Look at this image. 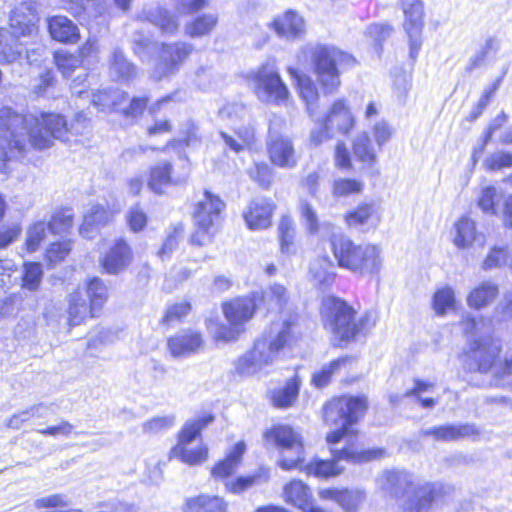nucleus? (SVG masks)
Listing matches in <instances>:
<instances>
[{
	"mask_svg": "<svg viewBox=\"0 0 512 512\" xmlns=\"http://www.w3.org/2000/svg\"><path fill=\"white\" fill-rule=\"evenodd\" d=\"M87 128L82 113L68 125L58 113L21 114L11 107L0 108V172L8 174L14 163L22 162L29 144L36 150L48 149L54 140L69 143L72 136L83 135Z\"/></svg>",
	"mask_w": 512,
	"mask_h": 512,
	"instance_id": "obj_1",
	"label": "nucleus"
},
{
	"mask_svg": "<svg viewBox=\"0 0 512 512\" xmlns=\"http://www.w3.org/2000/svg\"><path fill=\"white\" fill-rule=\"evenodd\" d=\"M304 54L310 58L316 81L324 94L337 92L341 85V71L355 63V58L335 46L308 44Z\"/></svg>",
	"mask_w": 512,
	"mask_h": 512,
	"instance_id": "obj_2",
	"label": "nucleus"
},
{
	"mask_svg": "<svg viewBox=\"0 0 512 512\" xmlns=\"http://www.w3.org/2000/svg\"><path fill=\"white\" fill-rule=\"evenodd\" d=\"M333 255L342 268L362 276L378 274L382 268L381 250L371 244L357 245L344 235L330 238Z\"/></svg>",
	"mask_w": 512,
	"mask_h": 512,
	"instance_id": "obj_3",
	"label": "nucleus"
},
{
	"mask_svg": "<svg viewBox=\"0 0 512 512\" xmlns=\"http://www.w3.org/2000/svg\"><path fill=\"white\" fill-rule=\"evenodd\" d=\"M324 327L333 335V340L349 343L363 330L368 316L356 319V311L346 301L328 296L322 301Z\"/></svg>",
	"mask_w": 512,
	"mask_h": 512,
	"instance_id": "obj_4",
	"label": "nucleus"
},
{
	"mask_svg": "<svg viewBox=\"0 0 512 512\" xmlns=\"http://www.w3.org/2000/svg\"><path fill=\"white\" fill-rule=\"evenodd\" d=\"M367 401L364 397L343 396L328 403L324 408V420L338 427L327 435L330 444L338 443L350 433V427L364 415Z\"/></svg>",
	"mask_w": 512,
	"mask_h": 512,
	"instance_id": "obj_5",
	"label": "nucleus"
},
{
	"mask_svg": "<svg viewBox=\"0 0 512 512\" xmlns=\"http://www.w3.org/2000/svg\"><path fill=\"white\" fill-rule=\"evenodd\" d=\"M264 437L280 450L281 458L278 464L283 470L301 468L304 461V445L298 431L288 425H276L267 430Z\"/></svg>",
	"mask_w": 512,
	"mask_h": 512,
	"instance_id": "obj_6",
	"label": "nucleus"
},
{
	"mask_svg": "<svg viewBox=\"0 0 512 512\" xmlns=\"http://www.w3.org/2000/svg\"><path fill=\"white\" fill-rule=\"evenodd\" d=\"M224 202L216 195L205 191L203 198L197 202L193 212L196 231L191 236V243L202 246L210 241L216 226L220 223Z\"/></svg>",
	"mask_w": 512,
	"mask_h": 512,
	"instance_id": "obj_7",
	"label": "nucleus"
},
{
	"mask_svg": "<svg viewBox=\"0 0 512 512\" xmlns=\"http://www.w3.org/2000/svg\"><path fill=\"white\" fill-rule=\"evenodd\" d=\"M251 84L256 97L262 103L280 106L289 97V90L273 62L261 65L252 75Z\"/></svg>",
	"mask_w": 512,
	"mask_h": 512,
	"instance_id": "obj_8",
	"label": "nucleus"
},
{
	"mask_svg": "<svg viewBox=\"0 0 512 512\" xmlns=\"http://www.w3.org/2000/svg\"><path fill=\"white\" fill-rule=\"evenodd\" d=\"M213 421L214 416L211 414H204L187 421L180 432L177 445L170 452V457L179 458L189 465H196L205 461L208 455L207 447L198 446L195 449H189L188 446L197 438L201 430Z\"/></svg>",
	"mask_w": 512,
	"mask_h": 512,
	"instance_id": "obj_9",
	"label": "nucleus"
},
{
	"mask_svg": "<svg viewBox=\"0 0 512 512\" xmlns=\"http://www.w3.org/2000/svg\"><path fill=\"white\" fill-rule=\"evenodd\" d=\"M334 460H315L307 464L303 470L309 475L328 478L339 475L343 468L337 463L339 460H346L352 463H366L381 458L384 451L381 449L360 450L353 447L342 448L341 450L331 449ZM302 469V467L300 468Z\"/></svg>",
	"mask_w": 512,
	"mask_h": 512,
	"instance_id": "obj_10",
	"label": "nucleus"
},
{
	"mask_svg": "<svg viewBox=\"0 0 512 512\" xmlns=\"http://www.w3.org/2000/svg\"><path fill=\"white\" fill-rule=\"evenodd\" d=\"M295 318L290 317L281 323H273L270 339H259L251 350L263 370L271 366L280 356L281 351L291 343Z\"/></svg>",
	"mask_w": 512,
	"mask_h": 512,
	"instance_id": "obj_11",
	"label": "nucleus"
},
{
	"mask_svg": "<svg viewBox=\"0 0 512 512\" xmlns=\"http://www.w3.org/2000/svg\"><path fill=\"white\" fill-rule=\"evenodd\" d=\"M255 302L250 298H237L223 304V313L229 325H216L214 338L222 341H233L243 331L244 324L255 312Z\"/></svg>",
	"mask_w": 512,
	"mask_h": 512,
	"instance_id": "obj_12",
	"label": "nucleus"
},
{
	"mask_svg": "<svg viewBox=\"0 0 512 512\" xmlns=\"http://www.w3.org/2000/svg\"><path fill=\"white\" fill-rule=\"evenodd\" d=\"M193 49L194 46L185 41L161 43L151 77L161 80L177 73L192 54Z\"/></svg>",
	"mask_w": 512,
	"mask_h": 512,
	"instance_id": "obj_13",
	"label": "nucleus"
},
{
	"mask_svg": "<svg viewBox=\"0 0 512 512\" xmlns=\"http://www.w3.org/2000/svg\"><path fill=\"white\" fill-rule=\"evenodd\" d=\"M443 490L444 487L438 483H412L396 500L397 512H428Z\"/></svg>",
	"mask_w": 512,
	"mask_h": 512,
	"instance_id": "obj_14",
	"label": "nucleus"
},
{
	"mask_svg": "<svg viewBox=\"0 0 512 512\" xmlns=\"http://www.w3.org/2000/svg\"><path fill=\"white\" fill-rule=\"evenodd\" d=\"M401 8L404 13L403 27L409 37L410 58L415 61L421 50L424 3L421 0H401Z\"/></svg>",
	"mask_w": 512,
	"mask_h": 512,
	"instance_id": "obj_15",
	"label": "nucleus"
},
{
	"mask_svg": "<svg viewBox=\"0 0 512 512\" xmlns=\"http://www.w3.org/2000/svg\"><path fill=\"white\" fill-rule=\"evenodd\" d=\"M267 154L273 165L282 169H293L297 166L298 157L293 141L286 135L270 132L267 140Z\"/></svg>",
	"mask_w": 512,
	"mask_h": 512,
	"instance_id": "obj_16",
	"label": "nucleus"
},
{
	"mask_svg": "<svg viewBox=\"0 0 512 512\" xmlns=\"http://www.w3.org/2000/svg\"><path fill=\"white\" fill-rule=\"evenodd\" d=\"M137 18L140 21L154 25L164 35L173 36L178 32L180 27L178 15L158 4L144 7Z\"/></svg>",
	"mask_w": 512,
	"mask_h": 512,
	"instance_id": "obj_17",
	"label": "nucleus"
},
{
	"mask_svg": "<svg viewBox=\"0 0 512 512\" xmlns=\"http://www.w3.org/2000/svg\"><path fill=\"white\" fill-rule=\"evenodd\" d=\"M133 261V252L129 244L118 239L103 255L100 264L104 271L110 275H118L124 272Z\"/></svg>",
	"mask_w": 512,
	"mask_h": 512,
	"instance_id": "obj_18",
	"label": "nucleus"
},
{
	"mask_svg": "<svg viewBox=\"0 0 512 512\" xmlns=\"http://www.w3.org/2000/svg\"><path fill=\"white\" fill-rule=\"evenodd\" d=\"M203 343L201 334L193 330L180 331L167 340L168 350L175 358L189 357L198 353Z\"/></svg>",
	"mask_w": 512,
	"mask_h": 512,
	"instance_id": "obj_19",
	"label": "nucleus"
},
{
	"mask_svg": "<svg viewBox=\"0 0 512 512\" xmlns=\"http://www.w3.org/2000/svg\"><path fill=\"white\" fill-rule=\"evenodd\" d=\"M477 434L476 426L471 423L446 424L421 430V435L445 442L456 441Z\"/></svg>",
	"mask_w": 512,
	"mask_h": 512,
	"instance_id": "obj_20",
	"label": "nucleus"
},
{
	"mask_svg": "<svg viewBox=\"0 0 512 512\" xmlns=\"http://www.w3.org/2000/svg\"><path fill=\"white\" fill-rule=\"evenodd\" d=\"M274 208L268 199L253 200L243 215L248 228L262 230L270 227Z\"/></svg>",
	"mask_w": 512,
	"mask_h": 512,
	"instance_id": "obj_21",
	"label": "nucleus"
},
{
	"mask_svg": "<svg viewBox=\"0 0 512 512\" xmlns=\"http://www.w3.org/2000/svg\"><path fill=\"white\" fill-rule=\"evenodd\" d=\"M47 26L51 38L57 42L74 44L79 40V28L71 19L64 15L47 18Z\"/></svg>",
	"mask_w": 512,
	"mask_h": 512,
	"instance_id": "obj_22",
	"label": "nucleus"
},
{
	"mask_svg": "<svg viewBox=\"0 0 512 512\" xmlns=\"http://www.w3.org/2000/svg\"><path fill=\"white\" fill-rule=\"evenodd\" d=\"M382 491L390 494L396 500L413 483L412 476L400 470H386L377 479Z\"/></svg>",
	"mask_w": 512,
	"mask_h": 512,
	"instance_id": "obj_23",
	"label": "nucleus"
},
{
	"mask_svg": "<svg viewBox=\"0 0 512 512\" xmlns=\"http://www.w3.org/2000/svg\"><path fill=\"white\" fill-rule=\"evenodd\" d=\"M319 496L325 500H334L345 511L355 512L359 505L364 501L366 494L359 489H333L327 488L319 491Z\"/></svg>",
	"mask_w": 512,
	"mask_h": 512,
	"instance_id": "obj_24",
	"label": "nucleus"
},
{
	"mask_svg": "<svg viewBox=\"0 0 512 512\" xmlns=\"http://www.w3.org/2000/svg\"><path fill=\"white\" fill-rule=\"evenodd\" d=\"M324 120L332 130L347 134L354 126V118L343 99L335 101Z\"/></svg>",
	"mask_w": 512,
	"mask_h": 512,
	"instance_id": "obj_25",
	"label": "nucleus"
},
{
	"mask_svg": "<svg viewBox=\"0 0 512 512\" xmlns=\"http://www.w3.org/2000/svg\"><path fill=\"white\" fill-rule=\"evenodd\" d=\"M284 496L286 502L293 504L303 512L323 510L312 503L310 489L302 481L294 480L287 484L284 488Z\"/></svg>",
	"mask_w": 512,
	"mask_h": 512,
	"instance_id": "obj_26",
	"label": "nucleus"
},
{
	"mask_svg": "<svg viewBox=\"0 0 512 512\" xmlns=\"http://www.w3.org/2000/svg\"><path fill=\"white\" fill-rule=\"evenodd\" d=\"M301 380L297 375L288 379L284 386L270 391V400L274 407L286 409L294 405L298 398Z\"/></svg>",
	"mask_w": 512,
	"mask_h": 512,
	"instance_id": "obj_27",
	"label": "nucleus"
},
{
	"mask_svg": "<svg viewBox=\"0 0 512 512\" xmlns=\"http://www.w3.org/2000/svg\"><path fill=\"white\" fill-rule=\"evenodd\" d=\"M272 25L276 33L286 39L298 38L305 31L303 18L293 11H288L282 17L275 19Z\"/></svg>",
	"mask_w": 512,
	"mask_h": 512,
	"instance_id": "obj_28",
	"label": "nucleus"
},
{
	"mask_svg": "<svg viewBox=\"0 0 512 512\" xmlns=\"http://www.w3.org/2000/svg\"><path fill=\"white\" fill-rule=\"evenodd\" d=\"M127 99V93L118 88L99 90L92 95V104L101 112H120Z\"/></svg>",
	"mask_w": 512,
	"mask_h": 512,
	"instance_id": "obj_29",
	"label": "nucleus"
},
{
	"mask_svg": "<svg viewBox=\"0 0 512 512\" xmlns=\"http://www.w3.org/2000/svg\"><path fill=\"white\" fill-rule=\"evenodd\" d=\"M110 75L117 81L129 82L137 76V67L130 62L120 49H115L110 60Z\"/></svg>",
	"mask_w": 512,
	"mask_h": 512,
	"instance_id": "obj_30",
	"label": "nucleus"
},
{
	"mask_svg": "<svg viewBox=\"0 0 512 512\" xmlns=\"http://www.w3.org/2000/svg\"><path fill=\"white\" fill-rule=\"evenodd\" d=\"M36 20L34 9L27 4H21L11 12L10 26L18 35L26 36L31 34Z\"/></svg>",
	"mask_w": 512,
	"mask_h": 512,
	"instance_id": "obj_31",
	"label": "nucleus"
},
{
	"mask_svg": "<svg viewBox=\"0 0 512 512\" xmlns=\"http://www.w3.org/2000/svg\"><path fill=\"white\" fill-rule=\"evenodd\" d=\"M218 16L214 13H203L186 22L184 34L192 39L209 35L217 26Z\"/></svg>",
	"mask_w": 512,
	"mask_h": 512,
	"instance_id": "obj_32",
	"label": "nucleus"
},
{
	"mask_svg": "<svg viewBox=\"0 0 512 512\" xmlns=\"http://www.w3.org/2000/svg\"><path fill=\"white\" fill-rule=\"evenodd\" d=\"M498 294V285L490 281H485L471 290L467 296V304L470 308L480 310L490 305Z\"/></svg>",
	"mask_w": 512,
	"mask_h": 512,
	"instance_id": "obj_33",
	"label": "nucleus"
},
{
	"mask_svg": "<svg viewBox=\"0 0 512 512\" xmlns=\"http://www.w3.org/2000/svg\"><path fill=\"white\" fill-rule=\"evenodd\" d=\"M97 311H92V305L87 303L86 298L80 290H76L69 298V325L77 326L88 316L95 317Z\"/></svg>",
	"mask_w": 512,
	"mask_h": 512,
	"instance_id": "obj_34",
	"label": "nucleus"
},
{
	"mask_svg": "<svg viewBox=\"0 0 512 512\" xmlns=\"http://www.w3.org/2000/svg\"><path fill=\"white\" fill-rule=\"evenodd\" d=\"M245 448L244 442H238L226 458L213 467L211 475L216 479H224L230 476L239 465Z\"/></svg>",
	"mask_w": 512,
	"mask_h": 512,
	"instance_id": "obj_35",
	"label": "nucleus"
},
{
	"mask_svg": "<svg viewBox=\"0 0 512 512\" xmlns=\"http://www.w3.org/2000/svg\"><path fill=\"white\" fill-rule=\"evenodd\" d=\"M18 34L6 28H0V61L12 63L22 53V45L18 42Z\"/></svg>",
	"mask_w": 512,
	"mask_h": 512,
	"instance_id": "obj_36",
	"label": "nucleus"
},
{
	"mask_svg": "<svg viewBox=\"0 0 512 512\" xmlns=\"http://www.w3.org/2000/svg\"><path fill=\"white\" fill-rule=\"evenodd\" d=\"M172 165L167 161L157 163L151 168L148 187L155 193L161 194L170 185L174 184L171 177Z\"/></svg>",
	"mask_w": 512,
	"mask_h": 512,
	"instance_id": "obj_37",
	"label": "nucleus"
},
{
	"mask_svg": "<svg viewBox=\"0 0 512 512\" xmlns=\"http://www.w3.org/2000/svg\"><path fill=\"white\" fill-rule=\"evenodd\" d=\"M227 503L218 496L201 495L187 500L184 512H226Z\"/></svg>",
	"mask_w": 512,
	"mask_h": 512,
	"instance_id": "obj_38",
	"label": "nucleus"
},
{
	"mask_svg": "<svg viewBox=\"0 0 512 512\" xmlns=\"http://www.w3.org/2000/svg\"><path fill=\"white\" fill-rule=\"evenodd\" d=\"M299 93L303 101L306 103L307 111L311 118L318 115L319 94L315 83L309 77L297 76Z\"/></svg>",
	"mask_w": 512,
	"mask_h": 512,
	"instance_id": "obj_39",
	"label": "nucleus"
},
{
	"mask_svg": "<svg viewBox=\"0 0 512 512\" xmlns=\"http://www.w3.org/2000/svg\"><path fill=\"white\" fill-rule=\"evenodd\" d=\"M454 244L459 248L470 246L475 240L476 227L474 221L468 217H461L454 225Z\"/></svg>",
	"mask_w": 512,
	"mask_h": 512,
	"instance_id": "obj_40",
	"label": "nucleus"
},
{
	"mask_svg": "<svg viewBox=\"0 0 512 512\" xmlns=\"http://www.w3.org/2000/svg\"><path fill=\"white\" fill-rule=\"evenodd\" d=\"M353 362V358L350 356H344L333 360L328 365H324L320 371L315 372L312 376V383L318 387L322 388L326 386L331 377L343 366L350 364Z\"/></svg>",
	"mask_w": 512,
	"mask_h": 512,
	"instance_id": "obj_41",
	"label": "nucleus"
},
{
	"mask_svg": "<svg viewBox=\"0 0 512 512\" xmlns=\"http://www.w3.org/2000/svg\"><path fill=\"white\" fill-rule=\"evenodd\" d=\"M353 154L361 162H376L377 154L366 132L358 134L353 140Z\"/></svg>",
	"mask_w": 512,
	"mask_h": 512,
	"instance_id": "obj_42",
	"label": "nucleus"
},
{
	"mask_svg": "<svg viewBox=\"0 0 512 512\" xmlns=\"http://www.w3.org/2000/svg\"><path fill=\"white\" fill-rule=\"evenodd\" d=\"M86 294L92 305V311L98 312L108 298V288L102 279L93 277L86 285Z\"/></svg>",
	"mask_w": 512,
	"mask_h": 512,
	"instance_id": "obj_43",
	"label": "nucleus"
},
{
	"mask_svg": "<svg viewBox=\"0 0 512 512\" xmlns=\"http://www.w3.org/2000/svg\"><path fill=\"white\" fill-rule=\"evenodd\" d=\"M43 278V268L40 263L27 262L24 263L22 269V283L23 289L30 292H35L39 289Z\"/></svg>",
	"mask_w": 512,
	"mask_h": 512,
	"instance_id": "obj_44",
	"label": "nucleus"
},
{
	"mask_svg": "<svg viewBox=\"0 0 512 512\" xmlns=\"http://www.w3.org/2000/svg\"><path fill=\"white\" fill-rule=\"evenodd\" d=\"M111 212L101 205H93L84 215V221L80 228V234L84 237H90L89 234L93 226L102 225L109 221Z\"/></svg>",
	"mask_w": 512,
	"mask_h": 512,
	"instance_id": "obj_45",
	"label": "nucleus"
},
{
	"mask_svg": "<svg viewBox=\"0 0 512 512\" xmlns=\"http://www.w3.org/2000/svg\"><path fill=\"white\" fill-rule=\"evenodd\" d=\"M455 308V295L450 287L438 289L433 296V309L438 316L445 315Z\"/></svg>",
	"mask_w": 512,
	"mask_h": 512,
	"instance_id": "obj_46",
	"label": "nucleus"
},
{
	"mask_svg": "<svg viewBox=\"0 0 512 512\" xmlns=\"http://www.w3.org/2000/svg\"><path fill=\"white\" fill-rule=\"evenodd\" d=\"M509 265V255L506 246H493L489 249L486 257L484 258L481 268L484 271H490Z\"/></svg>",
	"mask_w": 512,
	"mask_h": 512,
	"instance_id": "obj_47",
	"label": "nucleus"
},
{
	"mask_svg": "<svg viewBox=\"0 0 512 512\" xmlns=\"http://www.w3.org/2000/svg\"><path fill=\"white\" fill-rule=\"evenodd\" d=\"M280 247L284 253H290L295 237V227L290 216H282L278 226Z\"/></svg>",
	"mask_w": 512,
	"mask_h": 512,
	"instance_id": "obj_48",
	"label": "nucleus"
},
{
	"mask_svg": "<svg viewBox=\"0 0 512 512\" xmlns=\"http://www.w3.org/2000/svg\"><path fill=\"white\" fill-rule=\"evenodd\" d=\"M48 224L43 221H38L32 224L28 230L26 235V247L29 252H35L41 242L45 239L47 234Z\"/></svg>",
	"mask_w": 512,
	"mask_h": 512,
	"instance_id": "obj_49",
	"label": "nucleus"
},
{
	"mask_svg": "<svg viewBox=\"0 0 512 512\" xmlns=\"http://www.w3.org/2000/svg\"><path fill=\"white\" fill-rule=\"evenodd\" d=\"M263 370L253 352L250 350L235 362V371L241 376H252Z\"/></svg>",
	"mask_w": 512,
	"mask_h": 512,
	"instance_id": "obj_50",
	"label": "nucleus"
},
{
	"mask_svg": "<svg viewBox=\"0 0 512 512\" xmlns=\"http://www.w3.org/2000/svg\"><path fill=\"white\" fill-rule=\"evenodd\" d=\"M263 298L274 309H282L289 300L287 289L280 284H273L264 292Z\"/></svg>",
	"mask_w": 512,
	"mask_h": 512,
	"instance_id": "obj_51",
	"label": "nucleus"
},
{
	"mask_svg": "<svg viewBox=\"0 0 512 512\" xmlns=\"http://www.w3.org/2000/svg\"><path fill=\"white\" fill-rule=\"evenodd\" d=\"M247 116V109L240 103H229L219 110V118L231 125L241 122Z\"/></svg>",
	"mask_w": 512,
	"mask_h": 512,
	"instance_id": "obj_52",
	"label": "nucleus"
},
{
	"mask_svg": "<svg viewBox=\"0 0 512 512\" xmlns=\"http://www.w3.org/2000/svg\"><path fill=\"white\" fill-rule=\"evenodd\" d=\"M73 222V215L68 209L55 212L48 223L49 231L53 234L66 232Z\"/></svg>",
	"mask_w": 512,
	"mask_h": 512,
	"instance_id": "obj_53",
	"label": "nucleus"
},
{
	"mask_svg": "<svg viewBox=\"0 0 512 512\" xmlns=\"http://www.w3.org/2000/svg\"><path fill=\"white\" fill-rule=\"evenodd\" d=\"M54 58L58 69L63 73L64 76H70L72 72L81 64L80 57L64 51L56 52Z\"/></svg>",
	"mask_w": 512,
	"mask_h": 512,
	"instance_id": "obj_54",
	"label": "nucleus"
},
{
	"mask_svg": "<svg viewBox=\"0 0 512 512\" xmlns=\"http://www.w3.org/2000/svg\"><path fill=\"white\" fill-rule=\"evenodd\" d=\"M332 268L333 265L330 260L327 257H323L311 264L310 272L318 283L324 284L332 277Z\"/></svg>",
	"mask_w": 512,
	"mask_h": 512,
	"instance_id": "obj_55",
	"label": "nucleus"
},
{
	"mask_svg": "<svg viewBox=\"0 0 512 512\" xmlns=\"http://www.w3.org/2000/svg\"><path fill=\"white\" fill-rule=\"evenodd\" d=\"M72 249L70 241H61L52 243L46 251V258L51 265L63 261Z\"/></svg>",
	"mask_w": 512,
	"mask_h": 512,
	"instance_id": "obj_56",
	"label": "nucleus"
},
{
	"mask_svg": "<svg viewBox=\"0 0 512 512\" xmlns=\"http://www.w3.org/2000/svg\"><path fill=\"white\" fill-rule=\"evenodd\" d=\"M175 424V417L167 415L162 417L152 418L143 423L142 428L144 433L157 434L171 428Z\"/></svg>",
	"mask_w": 512,
	"mask_h": 512,
	"instance_id": "obj_57",
	"label": "nucleus"
},
{
	"mask_svg": "<svg viewBox=\"0 0 512 512\" xmlns=\"http://www.w3.org/2000/svg\"><path fill=\"white\" fill-rule=\"evenodd\" d=\"M183 234V227L176 226L167 235L165 241L162 244L161 249L158 251V255L162 260H165L170 254L177 248L180 238Z\"/></svg>",
	"mask_w": 512,
	"mask_h": 512,
	"instance_id": "obj_58",
	"label": "nucleus"
},
{
	"mask_svg": "<svg viewBox=\"0 0 512 512\" xmlns=\"http://www.w3.org/2000/svg\"><path fill=\"white\" fill-rule=\"evenodd\" d=\"M363 183L354 179H339L334 182L333 195L348 196L362 191Z\"/></svg>",
	"mask_w": 512,
	"mask_h": 512,
	"instance_id": "obj_59",
	"label": "nucleus"
},
{
	"mask_svg": "<svg viewBox=\"0 0 512 512\" xmlns=\"http://www.w3.org/2000/svg\"><path fill=\"white\" fill-rule=\"evenodd\" d=\"M491 50H497V42L493 38L487 39L485 44L481 47V49L474 56H472L470 58L467 66H466V71L472 72L476 68L483 65L488 52Z\"/></svg>",
	"mask_w": 512,
	"mask_h": 512,
	"instance_id": "obj_60",
	"label": "nucleus"
},
{
	"mask_svg": "<svg viewBox=\"0 0 512 512\" xmlns=\"http://www.w3.org/2000/svg\"><path fill=\"white\" fill-rule=\"evenodd\" d=\"M485 167L489 170H500L512 167V154L505 151H498L489 155L485 162Z\"/></svg>",
	"mask_w": 512,
	"mask_h": 512,
	"instance_id": "obj_61",
	"label": "nucleus"
},
{
	"mask_svg": "<svg viewBox=\"0 0 512 512\" xmlns=\"http://www.w3.org/2000/svg\"><path fill=\"white\" fill-rule=\"evenodd\" d=\"M374 212L372 204H361L354 211L346 215V221L349 226L362 225L367 222L369 217Z\"/></svg>",
	"mask_w": 512,
	"mask_h": 512,
	"instance_id": "obj_62",
	"label": "nucleus"
},
{
	"mask_svg": "<svg viewBox=\"0 0 512 512\" xmlns=\"http://www.w3.org/2000/svg\"><path fill=\"white\" fill-rule=\"evenodd\" d=\"M191 310V305L189 302L182 301L179 303H175L170 305L165 313L163 318V322L167 324H171L176 321H181L184 317H186Z\"/></svg>",
	"mask_w": 512,
	"mask_h": 512,
	"instance_id": "obj_63",
	"label": "nucleus"
},
{
	"mask_svg": "<svg viewBox=\"0 0 512 512\" xmlns=\"http://www.w3.org/2000/svg\"><path fill=\"white\" fill-rule=\"evenodd\" d=\"M22 233V228L18 223L2 225L0 227V250L6 249L15 242Z\"/></svg>",
	"mask_w": 512,
	"mask_h": 512,
	"instance_id": "obj_64",
	"label": "nucleus"
}]
</instances>
